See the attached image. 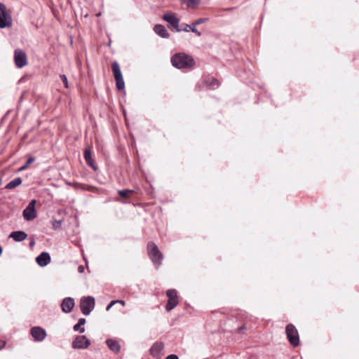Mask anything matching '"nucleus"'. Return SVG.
I'll return each mask as SVG.
<instances>
[{"instance_id":"obj_1","label":"nucleus","mask_w":359,"mask_h":359,"mask_svg":"<svg viewBox=\"0 0 359 359\" xmlns=\"http://www.w3.org/2000/svg\"><path fill=\"white\" fill-rule=\"evenodd\" d=\"M170 62L173 67H193L195 65L194 57L182 52L174 54Z\"/></svg>"},{"instance_id":"obj_2","label":"nucleus","mask_w":359,"mask_h":359,"mask_svg":"<svg viewBox=\"0 0 359 359\" xmlns=\"http://www.w3.org/2000/svg\"><path fill=\"white\" fill-rule=\"evenodd\" d=\"M147 252L153 264L156 268H158L162 264L163 255L159 250L157 245L152 241L149 242L147 243Z\"/></svg>"},{"instance_id":"obj_3","label":"nucleus","mask_w":359,"mask_h":359,"mask_svg":"<svg viewBox=\"0 0 359 359\" xmlns=\"http://www.w3.org/2000/svg\"><path fill=\"white\" fill-rule=\"evenodd\" d=\"M95 305V299L93 296L83 297L80 299V309L85 316L90 314Z\"/></svg>"},{"instance_id":"obj_4","label":"nucleus","mask_w":359,"mask_h":359,"mask_svg":"<svg viewBox=\"0 0 359 359\" xmlns=\"http://www.w3.org/2000/svg\"><path fill=\"white\" fill-rule=\"evenodd\" d=\"M13 25L11 14L8 12L5 4L0 3V28H8Z\"/></svg>"},{"instance_id":"obj_5","label":"nucleus","mask_w":359,"mask_h":359,"mask_svg":"<svg viewBox=\"0 0 359 359\" xmlns=\"http://www.w3.org/2000/svg\"><path fill=\"white\" fill-rule=\"evenodd\" d=\"M285 333L288 341L293 347H297L299 345V333L294 325H287L285 327Z\"/></svg>"},{"instance_id":"obj_6","label":"nucleus","mask_w":359,"mask_h":359,"mask_svg":"<svg viewBox=\"0 0 359 359\" xmlns=\"http://www.w3.org/2000/svg\"><path fill=\"white\" fill-rule=\"evenodd\" d=\"M36 199H32L27 207L24 209L22 212V217L26 221H32L36 217Z\"/></svg>"},{"instance_id":"obj_7","label":"nucleus","mask_w":359,"mask_h":359,"mask_svg":"<svg viewBox=\"0 0 359 359\" xmlns=\"http://www.w3.org/2000/svg\"><path fill=\"white\" fill-rule=\"evenodd\" d=\"M166 295L168 298L165 305V309L170 311L178 304L177 292L175 289H169L166 291Z\"/></svg>"},{"instance_id":"obj_8","label":"nucleus","mask_w":359,"mask_h":359,"mask_svg":"<svg viewBox=\"0 0 359 359\" xmlns=\"http://www.w3.org/2000/svg\"><path fill=\"white\" fill-rule=\"evenodd\" d=\"M90 345V341L85 335H76L72 343L74 349H86Z\"/></svg>"},{"instance_id":"obj_9","label":"nucleus","mask_w":359,"mask_h":359,"mask_svg":"<svg viewBox=\"0 0 359 359\" xmlns=\"http://www.w3.org/2000/svg\"><path fill=\"white\" fill-rule=\"evenodd\" d=\"M30 334L35 341H42L47 336L45 329L40 326H34L30 329Z\"/></svg>"},{"instance_id":"obj_10","label":"nucleus","mask_w":359,"mask_h":359,"mask_svg":"<svg viewBox=\"0 0 359 359\" xmlns=\"http://www.w3.org/2000/svg\"><path fill=\"white\" fill-rule=\"evenodd\" d=\"M113 76L115 80L116 88L118 90H123L125 89V82L123 79L121 69H111Z\"/></svg>"},{"instance_id":"obj_11","label":"nucleus","mask_w":359,"mask_h":359,"mask_svg":"<svg viewBox=\"0 0 359 359\" xmlns=\"http://www.w3.org/2000/svg\"><path fill=\"white\" fill-rule=\"evenodd\" d=\"M163 19L172 25L177 32H180L182 29L180 27V19L175 14L166 13L163 15Z\"/></svg>"},{"instance_id":"obj_12","label":"nucleus","mask_w":359,"mask_h":359,"mask_svg":"<svg viewBox=\"0 0 359 359\" xmlns=\"http://www.w3.org/2000/svg\"><path fill=\"white\" fill-rule=\"evenodd\" d=\"M14 59L18 67H22L27 65V56L25 53L20 49H17L14 53Z\"/></svg>"},{"instance_id":"obj_13","label":"nucleus","mask_w":359,"mask_h":359,"mask_svg":"<svg viewBox=\"0 0 359 359\" xmlns=\"http://www.w3.org/2000/svg\"><path fill=\"white\" fill-rule=\"evenodd\" d=\"M61 309L65 313H69L75 306L74 299L70 297H65L61 302Z\"/></svg>"},{"instance_id":"obj_14","label":"nucleus","mask_w":359,"mask_h":359,"mask_svg":"<svg viewBox=\"0 0 359 359\" xmlns=\"http://www.w3.org/2000/svg\"><path fill=\"white\" fill-rule=\"evenodd\" d=\"M83 158L87 165L90 166L94 171L98 170V166L93 158L92 152L89 147L85 148L83 151Z\"/></svg>"},{"instance_id":"obj_15","label":"nucleus","mask_w":359,"mask_h":359,"mask_svg":"<svg viewBox=\"0 0 359 359\" xmlns=\"http://www.w3.org/2000/svg\"><path fill=\"white\" fill-rule=\"evenodd\" d=\"M163 348L164 344L163 342L156 341L150 348V354L157 359L161 358L163 354Z\"/></svg>"},{"instance_id":"obj_16","label":"nucleus","mask_w":359,"mask_h":359,"mask_svg":"<svg viewBox=\"0 0 359 359\" xmlns=\"http://www.w3.org/2000/svg\"><path fill=\"white\" fill-rule=\"evenodd\" d=\"M202 84L205 86L208 87L211 90H215L219 88L220 82L219 80L213 76H203Z\"/></svg>"},{"instance_id":"obj_17","label":"nucleus","mask_w":359,"mask_h":359,"mask_svg":"<svg viewBox=\"0 0 359 359\" xmlns=\"http://www.w3.org/2000/svg\"><path fill=\"white\" fill-rule=\"evenodd\" d=\"M35 261L39 266L45 267L50 262L51 257L48 252H42L35 258Z\"/></svg>"},{"instance_id":"obj_18","label":"nucleus","mask_w":359,"mask_h":359,"mask_svg":"<svg viewBox=\"0 0 359 359\" xmlns=\"http://www.w3.org/2000/svg\"><path fill=\"white\" fill-rule=\"evenodd\" d=\"M27 233L22 230L12 231L8 238H12L15 242H22L27 238Z\"/></svg>"},{"instance_id":"obj_19","label":"nucleus","mask_w":359,"mask_h":359,"mask_svg":"<svg viewBox=\"0 0 359 359\" xmlns=\"http://www.w3.org/2000/svg\"><path fill=\"white\" fill-rule=\"evenodd\" d=\"M106 344L108 348L115 353H118L121 350V346L118 342L114 339H107Z\"/></svg>"},{"instance_id":"obj_20","label":"nucleus","mask_w":359,"mask_h":359,"mask_svg":"<svg viewBox=\"0 0 359 359\" xmlns=\"http://www.w3.org/2000/svg\"><path fill=\"white\" fill-rule=\"evenodd\" d=\"M154 31L156 34L162 38L167 39L169 37V33L165 27L162 25H156L154 27Z\"/></svg>"},{"instance_id":"obj_21","label":"nucleus","mask_w":359,"mask_h":359,"mask_svg":"<svg viewBox=\"0 0 359 359\" xmlns=\"http://www.w3.org/2000/svg\"><path fill=\"white\" fill-rule=\"evenodd\" d=\"M201 3V0H180L181 5H184L187 8L194 9Z\"/></svg>"},{"instance_id":"obj_22","label":"nucleus","mask_w":359,"mask_h":359,"mask_svg":"<svg viewBox=\"0 0 359 359\" xmlns=\"http://www.w3.org/2000/svg\"><path fill=\"white\" fill-rule=\"evenodd\" d=\"M86 320L83 318H81L79 319L78 323L73 326V330L74 332H79L80 333H83L85 332V327L83 325L86 324Z\"/></svg>"},{"instance_id":"obj_23","label":"nucleus","mask_w":359,"mask_h":359,"mask_svg":"<svg viewBox=\"0 0 359 359\" xmlns=\"http://www.w3.org/2000/svg\"><path fill=\"white\" fill-rule=\"evenodd\" d=\"M22 182L21 177H18L9 182L5 187L6 189H13L20 186Z\"/></svg>"},{"instance_id":"obj_24","label":"nucleus","mask_w":359,"mask_h":359,"mask_svg":"<svg viewBox=\"0 0 359 359\" xmlns=\"http://www.w3.org/2000/svg\"><path fill=\"white\" fill-rule=\"evenodd\" d=\"M208 20V18H198V19H197L194 22L192 23L193 28L191 29V32L195 33L198 36H201V32H199L196 29V26L207 22Z\"/></svg>"},{"instance_id":"obj_25","label":"nucleus","mask_w":359,"mask_h":359,"mask_svg":"<svg viewBox=\"0 0 359 359\" xmlns=\"http://www.w3.org/2000/svg\"><path fill=\"white\" fill-rule=\"evenodd\" d=\"M134 190L129 189H120L118 190L117 191L119 196L126 199L130 198L131 196L134 194Z\"/></svg>"},{"instance_id":"obj_26","label":"nucleus","mask_w":359,"mask_h":359,"mask_svg":"<svg viewBox=\"0 0 359 359\" xmlns=\"http://www.w3.org/2000/svg\"><path fill=\"white\" fill-rule=\"evenodd\" d=\"M36 158L34 156H29L28 157V158L27 159L26 162L21 166L18 168V172H22V171H24L25 170L29 165H31L32 163H33L34 161H35Z\"/></svg>"},{"instance_id":"obj_27","label":"nucleus","mask_w":359,"mask_h":359,"mask_svg":"<svg viewBox=\"0 0 359 359\" xmlns=\"http://www.w3.org/2000/svg\"><path fill=\"white\" fill-rule=\"evenodd\" d=\"M62 220L54 219L53 222V229L55 230L60 229L61 228Z\"/></svg>"},{"instance_id":"obj_28","label":"nucleus","mask_w":359,"mask_h":359,"mask_svg":"<svg viewBox=\"0 0 359 359\" xmlns=\"http://www.w3.org/2000/svg\"><path fill=\"white\" fill-rule=\"evenodd\" d=\"M60 77L62 81V83H64V86L66 88H69V83H68V80H67V77L65 74H60Z\"/></svg>"},{"instance_id":"obj_29","label":"nucleus","mask_w":359,"mask_h":359,"mask_svg":"<svg viewBox=\"0 0 359 359\" xmlns=\"http://www.w3.org/2000/svg\"><path fill=\"white\" fill-rule=\"evenodd\" d=\"M246 326L245 325H242L237 329V332L238 334H244L246 330Z\"/></svg>"},{"instance_id":"obj_30","label":"nucleus","mask_w":359,"mask_h":359,"mask_svg":"<svg viewBox=\"0 0 359 359\" xmlns=\"http://www.w3.org/2000/svg\"><path fill=\"white\" fill-rule=\"evenodd\" d=\"M193 28L192 27V24L191 25H184V27L183 29H182V31H184V32H189V31H191V29Z\"/></svg>"},{"instance_id":"obj_31","label":"nucleus","mask_w":359,"mask_h":359,"mask_svg":"<svg viewBox=\"0 0 359 359\" xmlns=\"http://www.w3.org/2000/svg\"><path fill=\"white\" fill-rule=\"evenodd\" d=\"M115 302L114 300H111L109 304L106 307V311H108L111 309V308L115 304Z\"/></svg>"},{"instance_id":"obj_32","label":"nucleus","mask_w":359,"mask_h":359,"mask_svg":"<svg viewBox=\"0 0 359 359\" xmlns=\"http://www.w3.org/2000/svg\"><path fill=\"white\" fill-rule=\"evenodd\" d=\"M165 359H179V357L176 354H170Z\"/></svg>"},{"instance_id":"obj_33","label":"nucleus","mask_w":359,"mask_h":359,"mask_svg":"<svg viewBox=\"0 0 359 359\" xmlns=\"http://www.w3.org/2000/svg\"><path fill=\"white\" fill-rule=\"evenodd\" d=\"M115 302V304H121L122 306H125L126 305V302L124 300H122V299H116V300H114Z\"/></svg>"},{"instance_id":"obj_34","label":"nucleus","mask_w":359,"mask_h":359,"mask_svg":"<svg viewBox=\"0 0 359 359\" xmlns=\"http://www.w3.org/2000/svg\"><path fill=\"white\" fill-rule=\"evenodd\" d=\"M34 245H35V240H34V238H32V239H31V241H30V242L29 243V246L30 248H33L34 246Z\"/></svg>"},{"instance_id":"obj_35","label":"nucleus","mask_w":359,"mask_h":359,"mask_svg":"<svg viewBox=\"0 0 359 359\" xmlns=\"http://www.w3.org/2000/svg\"><path fill=\"white\" fill-rule=\"evenodd\" d=\"M79 273H83L84 271V266L83 265H80L78 267Z\"/></svg>"},{"instance_id":"obj_36","label":"nucleus","mask_w":359,"mask_h":359,"mask_svg":"<svg viewBox=\"0 0 359 359\" xmlns=\"http://www.w3.org/2000/svg\"><path fill=\"white\" fill-rule=\"evenodd\" d=\"M27 77V75H25L24 76L21 77L20 79L18 81V83H22L25 80V79Z\"/></svg>"},{"instance_id":"obj_37","label":"nucleus","mask_w":359,"mask_h":359,"mask_svg":"<svg viewBox=\"0 0 359 359\" xmlns=\"http://www.w3.org/2000/svg\"><path fill=\"white\" fill-rule=\"evenodd\" d=\"M111 67H118V65L117 62H114L112 64Z\"/></svg>"},{"instance_id":"obj_38","label":"nucleus","mask_w":359,"mask_h":359,"mask_svg":"<svg viewBox=\"0 0 359 359\" xmlns=\"http://www.w3.org/2000/svg\"><path fill=\"white\" fill-rule=\"evenodd\" d=\"M6 114H5V115L2 117L1 120V123H4V120L6 119Z\"/></svg>"},{"instance_id":"obj_39","label":"nucleus","mask_w":359,"mask_h":359,"mask_svg":"<svg viewBox=\"0 0 359 359\" xmlns=\"http://www.w3.org/2000/svg\"><path fill=\"white\" fill-rule=\"evenodd\" d=\"M2 253H3V248L0 245V257L1 256Z\"/></svg>"},{"instance_id":"obj_40","label":"nucleus","mask_w":359,"mask_h":359,"mask_svg":"<svg viewBox=\"0 0 359 359\" xmlns=\"http://www.w3.org/2000/svg\"><path fill=\"white\" fill-rule=\"evenodd\" d=\"M6 345V342H4L3 345H0V350L3 349Z\"/></svg>"},{"instance_id":"obj_41","label":"nucleus","mask_w":359,"mask_h":359,"mask_svg":"<svg viewBox=\"0 0 359 359\" xmlns=\"http://www.w3.org/2000/svg\"><path fill=\"white\" fill-rule=\"evenodd\" d=\"M199 88V90L201 89V84L198 83L196 85V88Z\"/></svg>"},{"instance_id":"obj_42","label":"nucleus","mask_w":359,"mask_h":359,"mask_svg":"<svg viewBox=\"0 0 359 359\" xmlns=\"http://www.w3.org/2000/svg\"><path fill=\"white\" fill-rule=\"evenodd\" d=\"M237 69L240 70V71H244L245 72V69L241 68V69Z\"/></svg>"}]
</instances>
